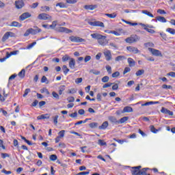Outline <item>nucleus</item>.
I'll list each match as a JSON object with an SVG mask.
<instances>
[{"instance_id": "obj_52", "label": "nucleus", "mask_w": 175, "mask_h": 175, "mask_svg": "<svg viewBox=\"0 0 175 175\" xmlns=\"http://www.w3.org/2000/svg\"><path fill=\"white\" fill-rule=\"evenodd\" d=\"M0 150H6V147L3 145V141L0 139Z\"/></svg>"}, {"instance_id": "obj_58", "label": "nucleus", "mask_w": 175, "mask_h": 175, "mask_svg": "<svg viewBox=\"0 0 175 175\" xmlns=\"http://www.w3.org/2000/svg\"><path fill=\"white\" fill-rule=\"evenodd\" d=\"M160 36L164 40H167V36H166V33H161Z\"/></svg>"}, {"instance_id": "obj_51", "label": "nucleus", "mask_w": 175, "mask_h": 175, "mask_svg": "<svg viewBox=\"0 0 175 175\" xmlns=\"http://www.w3.org/2000/svg\"><path fill=\"white\" fill-rule=\"evenodd\" d=\"M136 76H142V75H144V70H139L136 72Z\"/></svg>"}, {"instance_id": "obj_11", "label": "nucleus", "mask_w": 175, "mask_h": 175, "mask_svg": "<svg viewBox=\"0 0 175 175\" xmlns=\"http://www.w3.org/2000/svg\"><path fill=\"white\" fill-rule=\"evenodd\" d=\"M31 16V15L29 14V12H25L20 16L19 19L21 20V21H24V20H27V18H29Z\"/></svg>"}, {"instance_id": "obj_7", "label": "nucleus", "mask_w": 175, "mask_h": 175, "mask_svg": "<svg viewBox=\"0 0 175 175\" xmlns=\"http://www.w3.org/2000/svg\"><path fill=\"white\" fill-rule=\"evenodd\" d=\"M38 20H44V21L50 20V21H51V16L45 13L40 14L38 16Z\"/></svg>"}, {"instance_id": "obj_18", "label": "nucleus", "mask_w": 175, "mask_h": 175, "mask_svg": "<svg viewBox=\"0 0 175 175\" xmlns=\"http://www.w3.org/2000/svg\"><path fill=\"white\" fill-rule=\"evenodd\" d=\"M128 64L129 65V66L131 67H133L136 65V62H135V60H133V59L129 57L127 59Z\"/></svg>"}, {"instance_id": "obj_49", "label": "nucleus", "mask_w": 175, "mask_h": 175, "mask_svg": "<svg viewBox=\"0 0 175 175\" xmlns=\"http://www.w3.org/2000/svg\"><path fill=\"white\" fill-rule=\"evenodd\" d=\"M105 69H106L108 75H111V66L107 65L105 66Z\"/></svg>"}, {"instance_id": "obj_19", "label": "nucleus", "mask_w": 175, "mask_h": 175, "mask_svg": "<svg viewBox=\"0 0 175 175\" xmlns=\"http://www.w3.org/2000/svg\"><path fill=\"white\" fill-rule=\"evenodd\" d=\"M108 120L113 124H118V120H117V118L114 116H109Z\"/></svg>"}, {"instance_id": "obj_15", "label": "nucleus", "mask_w": 175, "mask_h": 175, "mask_svg": "<svg viewBox=\"0 0 175 175\" xmlns=\"http://www.w3.org/2000/svg\"><path fill=\"white\" fill-rule=\"evenodd\" d=\"M50 115L49 113L42 114L37 117V120H49Z\"/></svg>"}, {"instance_id": "obj_13", "label": "nucleus", "mask_w": 175, "mask_h": 175, "mask_svg": "<svg viewBox=\"0 0 175 175\" xmlns=\"http://www.w3.org/2000/svg\"><path fill=\"white\" fill-rule=\"evenodd\" d=\"M58 32H65V33H72V31L66 27H59L57 29Z\"/></svg>"}, {"instance_id": "obj_47", "label": "nucleus", "mask_w": 175, "mask_h": 175, "mask_svg": "<svg viewBox=\"0 0 175 175\" xmlns=\"http://www.w3.org/2000/svg\"><path fill=\"white\" fill-rule=\"evenodd\" d=\"M41 83H45L46 84H49V80H47V77H46V76H43L42 77Z\"/></svg>"}, {"instance_id": "obj_50", "label": "nucleus", "mask_w": 175, "mask_h": 175, "mask_svg": "<svg viewBox=\"0 0 175 175\" xmlns=\"http://www.w3.org/2000/svg\"><path fill=\"white\" fill-rule=\"evenodd\" d=\"M113 84H114L113 83H107L105 85H103V88H109V87H111V85H113Z\"/></svg>"}, {"instance_id": "obj_21", "label": "nucleus", "mask_w": 175, "mask_h": 175, "mask_svg": "<svg viewBox=\"0 0 175 175\" xmlns=\"http://www.w3.org/2000/svg\"><path fill=\"white\" fill-rule=\"evenodd\" d=\"M107 126H109V122L105 121L98 128H99V129L105 130V129H106L107 128Z\"/></svg>"}, {"instance_id": "obj_38", "label": "nucleus", "mask_w": 175, "mask_h": 175, "mask_svg": "<svg viewBox=\"0 0 175 175\" xmlns=\"http://www.w3.org/2000/svg\"><path fill=\"white\" fill-rule=\"evenodd\" d=\"M134 43H136V42H139L140 40V36L137 35H135L132 36Z\"/></svg>"}, {"instance_id": "obj_33", "label": "nucleus", "mask_w": 175, "mask_h": 175, "mask_svg": "<svg viewBox=\"0 0 175 175\" xmlns=\"http://www.w3.org/2000/svg\"><path fill=\"white\" fill-rule=\"evenodd\" d=\"M70 59H72V58H70V57H69V55H65L62 57L63 62H66V61H69V60L70 61Z\"/></svg>"}, {"instance_id": "obj_22", "label": "nucleus", "mask_w": 175, "mask_h": 175, "mask_svg": "<svg viewBox=\"0 0 175 175\" xmlns=\"http://www.w3.org/2000/svg\"><path fill=\"white\" fill-rule=\"evenodd\" d=\"M19 53L18 51H14L9 53V52H7V58H10L12 55H17V53Z\"/></svg>"}, {"instance_id": "obj_34", "label": "nucleus", "mask_w": 175, "mask_h": 175, "mask_svg": "<svg viewBox=\"0 0 175 175\" xmlns=\"http://www.w3.org/2000/svg\"><path fill=\"white\" fill-rule=\"evenodd\" d=\"M65 85H61L59 88V95H62V92H64V91H65Z\"/></svg>"}, {"instance_id": "obj_4", "label": "nucleus", "mask_w": 175, "mask_h": 175, "mask_svg": "<svg viewBox=\"0 0 175 175\" xmlns=\"http://www.w3.org/2000/svg\"><path fill=\"white\" fill-rule=\"evenodd\" d=\"M89 25H92V27H100L101 28H105V24L103 22L100 21H89Z\"/></svg>"}, {"instance_id": "obj_62", "label": "nucleus", "mask_w": 175, "mask_h": 175, "mask_svg": "<svg viewBox=\"0 0 175 175\" xmlns=\"http://www.w3.org/2000/svg\"><path fill=\"white\" fill-rule=\"evenodd\" d=\"M67 100L70 103L72 102H75V97L73 96H70L67 98Z\"/></svg>"}, {"instance_id": "obj_20", "label": "nucleus", "mask_w": 175, "mask_h": 175, "mask_svg": "<svg viewBox=\"0 0 175 175\" xmlns=\"http://www.w3.org/2000/svg\"><path fill=\"white\" fill-rule=\"evenodd\" d=\"M132 111H133V109H132V107L127 106L123 109V111H122V113H132Z\"/></svg>"}, {"instance_id": "obj_53", "label": "nucleus", "mask_w": 175, "mask_h": 175, "mask_svg": "<svg viewBox=\"0 0 175 175\" xmlns=\"http://www.w3.org/2000/svg\"><path fill=\"white\" fill-rule=\"evenodd\" d=\"M1 158H3V159H5V158H10V154H8V153H1Z\"/></svg>"}, {"instance_id": "obj_55", "label": "nucleus", "mask_w": 175, "mask_h": 175, "mask_svg": "<svg viewBox=\"0 0 175 175\" xmlns=\"http://www.w3.org/2000/svg\"><path fill=\"white\" fill-rule=\"evenodd\" d=\"M52 96H53L55 99H59V95H58V94L55 92H52Z\"/></svg>"}, {"instance_id": "obj_36", "label": "nucleus", "mask_w": 175, "mask_h": 175, "mask_svg": "<svg viewBox=\"0 0 175 175\" xmlns=\"http://www.w3.org/2000/svg\"><path fill=\"white\" fill-rule=\"evenodd\" d=\"M144 46L145 47H148V49H150V47H155V45L152 42L144 43Z\"/></svg>"}, {"instance_id": "obj_26", "label": "nucleus", "mask_w": 175, "mask_h": 175, "mask_svg": "<svg viewBox=\"0 0 175 175\" xmlns=\"http://www.w3.org/2000/svg\"><path fill=\"white\" fill-rule=\"evenodd\" d=\"M90 73H92L93 75H95V76H99V75H100V71L95 69H92L90 70Z\"/></svg>"}, {"instance_id": "obj_48", "label": "nucleus", "mask_w": 175, "mask_h": 175, "mask_svg": "<svg viewBox=\"0 0 175 175\" xmlns=\"http://www.w3.org/2000/svg\"><path fill=\"white\" fill-rule=\"evenodd\" d=\"M63 70L64 75H68V73L69 72V68H68V66H66V65L63 66Z\"/></svg>"}, {"instance_id": "obj_46", "label": "nucleus", "mask_w": 175, "mask_h": 175, "mask_svg": "<svg viewBox=\"0 0 175 175\" xmlns=\"http://www.w3.org/2000/svg\"><path fill=\"white\" fill-rule=\"evenodd\" d=\"M144 29H145V31H147V32H148L149 33H155V30L149 29L148 27H144Z\"/></svg>"}, {"instance_id": "obj_1", "label": "nucleus", "mask_w": 175, "mask_h": 175, "mask_svg": "<svg viewBox=\"0 0 175 175\" xmlns=\"http://www.w3.org/2000/svg\"><path fill=\"white\" fill-rule=\"evenodd\" d=\"M93 39H96L98 40V44L100 46H107L109 41L106 39L105 36H102L98 33L91 34Z\"/></svg>"}, {"instance_id": "obj_43", "label": "nucleus", "mask_w": 175, "mask_h": 175, "mask_svg": "<svg viewBox=\"0 0 175 175\" xmlns=\"http://www.w3.org/2000/svg\"><path fill=\"white\" fill-rule=\"evenodd\" d=\"M90 128H98V122H92L89 124Z\"/></svg>"}, {"instance_id": "obj_42", "label": "nucleus", "mask_w": 175, "mask_h": 175, "mask_svg": "<svg viewBox=\"0 0 175 175\" xmlns=\"http://www.w3.org/2000/svg\"><path fill=\"white\" fill-rule=\"evenodd\" d=\"M109 80H110V78L109 77V76H105L102 78L101 81L103 83H107Z\"/></svg>"}, {"instance_id": "obj_56", "label": "nucleus", "mask_w": 175, "mask_h": 175, "mask_svg": "<svg viewBox=\"0 0 175 175\" xmlns=\"http://www.w3.org/2000/svg\"><path fill=\"white\" fill-rule=\"evenodd\" d=\"M137 10H124V13H137Z\"/></svg>"}, {"instance_id": "obj_29", "label": "nucleus", "mask_w": 175, "mask_h": 175, "mask_svg": "<svg viewBox=\"0 0 175 175\" xmlns=\"http://www.w3.org/2000/svg\"><path fill=\"white\" fill-rule=\"evenodd\" d=\"M105 16L109 18H116L117 17V13L113 12L112 14H105Z\"/></svg>"}, {"instance_id": "obj_35", "label": "nucleus", "mask_w": 175, "mask_h": 175, "mask_svg": "<svg viewBox=\"0 0 175 175\" xmlns=\"http://www.w3.org/2000/svg\"><path fill=\"white\" fill-rule=\"evenodd\" d=\"M40 92L41 94H46V95H49L50 94V92H49V90H47V88H44L40 90Z\"/></svg>"}, {"instance_id": "obj_40", "label": "nucleus", "mask_w": 175, "mask_h": 175, "mask_svg": "<svg viewBox=\"0 0 175 175\" xmlns=\"http://www.w3.org/2000/svg\"><path fill=\"white\" fill-rule=\"evenodd\" d=\"M57 24H58V21H54L51 25H49L51 29H54L55 27H57Z\"/></svg>"}, {"instance_id": "obj_61", "label": "nucleus", "mask_w": 175, "mask_h": 175, "mask_svg": "<svg viewBox=\"0 0 175 175\" xmlns=\"http://www.w3.org/2000/svg\"><path fill=\"white\" fill-rule=\"evenodd\" d=\"M148 170V168H144L140 172V175H147V173H146V170Z\"/></svg>"}, {"instance_id": "obj_37", "label": "nucleus", "mask_w": 175, "mask_h": 175, "mask_svg": "<svg viewBox=\"0 0 175 175\" xmlns=\"http://www.w3.org/2000/svg\"><path fill=\"white\" fill-rule=\"evenodd\" d=\"M166 32L171 33V35H175V29L172 28H167Z\"/></svg>"}, {"instance_id": "obj_30", "label": "nucleus", "mask_w": 175, "mask_h": 175, "mask_svg": "<svg viewBox=\"0 0 175 175\" xmlns=\"http://www.w3.org/2000/svg\"><path fill=\"white\" fill-rule=\"evenodd\" d=\"M157 21H159L160 23H166V18L163 16H157Z\"/></svg>"}, {"instance_id": "obj_9", "label": "nucleus", "mask_w": 175, "mask_h": 175, "mask_svg": "<svg viewBox=\"0 0 175 175\" xmlns=\"http://www.w3.org/2000/svg\"><path fill=\"white\" fill-rule=\"evenodd\" d=\"M126 50L130 53H133V54H139L140 53V51L135 46H127Z\"/></svg>"}, {"instance_id": "obj_45", "label": "nucleus", "mask_w": 175, "mask_h": 175, "mask_svg": "<svg viewBox=\"0 0 175 175\" xmlns=\"http://www.w3.org/2000/svg\"><path fill=\"white\" fill-rule=\"evenodd\" d=\"M162 88H163V90H172L173 87L170 85H167L166 84H164L162 85Z\"/></svg>"}, {"instance_id": "obj_5", "label": "nucleus", "mask_w": 175, "mask_h": 175, "mask_svg": "<svg viewBox=\"0 0 175 175\" xmlns=\"http://www.w3.org/2000/svg\"><path fill=\"white\" fill-rule=\"evenodd\" d=\"M15 34L12 31H7L3 36L1 40L2 42H6L9 38H14Z\"/></svg>"}, {"instance_id": "obj_41", "label": "nucleus", "mask_w": 175, "mask_h": 175, "mask_svg": "<svg viewBox=\"0 0 175 175\" xmlns=\"http://www.w3.org/2000/svg\"><path fill=\"white\" fill-rule=\"evenodd\" d=\"M125 42L126 43H135V41H133V38L132 36L130 38H126Z\"/></svg>"}, {"instance_id": "obj_25", "label": "nucleus", "mask_w": 175, "mask_h": 175, "mask_svg": "<svg viewBox=\"0 0 175 175\" xmlns=\"http://www.w3.org/2000/svg\"><path fill=\"white\" fill-rule=\"evenodd\" d=\"M142 13H143V14H146V16H148V17H151L152 18H154V15L151 14L150 12H148V10H142Z\"/></svg>"}, {"instance_id": "obj_60", "label": "nucleus", "mask_w": 175, "mask_h": 175, "mask_svg": "<svg viewBox=\"0 0 175 175\" xmlns=\"http://www.w3.org/2000/svg\"><path fill=\"white\" fill-rule=\"evenodd\" d=\"M56 6H59L62 8H66V5L63 3H58L56 4Z\"/></svg>"}, {"instance_id": "obj_32", "label": "nucleus", "mask_w": 175, "mask_h": 175, "mask_svg": "<svg viewBox=\"0 0 175 175\" xmlns=\"http://www.w3.org/2000/svg\"><path fill=\"white\" fill-rule=\"evenodd\" d=\"M53 120V123L55 125H57L58 124V118H59V116L56 115L55 116L52 117Z\"/></svg>"}, {"instance_id": "obj_12", "label": "nucleus", "mask_w": 175, "mask_h": 175, "mask_svg": "<svg viewBox=\"0 0 175 175\" xmlns=\"http://www.w3.org/2000/svg\"><path fill=\"white\" fill-rule=\"evenodd\" d=\"M35 29H33V28H30V33L31 35H36L37 33H39L40 32H42V29H39V27H34Z\"/></svg>"}, {"instance_id": "obj_3", "label": "nucleus", "mask_w": 175, "mask_h": 175, "mask_svg": "<svg viewBox=\"0 0 175 175\" xmlns=\"http://www.w3.org/2000/svg\"><path fill=\"white\" fill-rule=\"evenodd\" d=\"M103 54L106 61H111V59H113V56L111 55V51L105 49L103 51Z\"/></svg>"}, {"instance_id": "obj_57", "label": "nucleus", "mask_w": 175, "mask_h": 175, "mask_svg": "<svg viewBox=\"0 0 175 175\" xmlns=\"http://www.w3.org/2000/svg\"><path fill=\"white\" fill-rule=\"evenodd\" d=\"M150 131L152 133H157L158 132V129H155L154 126H150Z\"/></svg>"}, {"instance_id": "obj_17", "label": "nucleus", "mask_w": 175, "mask_h": 175, "mask_svg": "<svg viewBox=\"0 0 175 175\" xmlns=\"http://www.w3.org/2000/svg\"><path fill=\"white\" fill-rule=\"evenodd\" d=\"M75 66H76V60L71 58L69 62V68H70V69H75Z\"/></svg>"}, {"instance_id": "obj_28", "label": "nucleus", "mask_w": 175, "mask_h": 175, "mask_svg": "<svg viewBox=\"0 0 175 175\" xmlns=\"http://www.w3.org/2000/svg\"><path fill=\"white\" fill-rule=\"evenodd\" d=\"M113 50H118V45L116 42H109V44Z\"/></svg>"}, {"instance_id": "obj_6", "label": "nucleus", "mask_w": 175, "mask_h": 175, "mask_svg": "<svg viewBox=\"0 0 175 175\" xmlns=\"http://www.w3.org/2000/svg\"><path fill=\"white\" fill-rule=\"evenodd\" d=\"M149 51L155 57H162V53L161 51L152 48H148Z\"/></svg>"}, {"instance_id": "obj_54", "label": "nucleus", "mask_w": 175, "mask_h": 175, "mask_svg": "<svg viewBox=\"0 0 175 175\" xmlns=\"http://www.w3.org/2000/svg\"><path fill=\"white\" fill-rule=\"evenodd\" d=\"M57 156L55 154H51L50 157H49V159L50 161H57Z\"/></svg>"}, {"instance_id": "obj_8", "label": "nucleus", "mask_w": 175, "mask_h": 175, "mask_svg": "<svg viewBox=\"0 0 175 175\" xmlns=\"http://www.w3.org/2000/svg\"><path fill=\"white\" fill-rule=\"evenodd\" d=\"M132 169L131 173L133 175H140V169H142V166L133 167Z\"/></svg>"}, {"instance_id": "obj_63", "label": "nucleus", "mask_w": 175, "mask_h": 175, "mask_svg": "<svg viewBox=\"0 0 175 175\" xmlns=\"http://www.w3.org/2000/svg\"><path fill=\"white\" fill-rule=\"evenodd\" d=\"M88 174H90V171L79 172L77 175H88Z\"/></svg>"}, {"instance_id": "obj_31", "label": "nucleus", "mask_w": 175, "mask_h": 175, "mask_svg": "<svg viewBox=\"0 0 175 175\" xmlns=\"http://www.w3.org/2000/svg\"><path fill=\"white\" fill-rule=\"evenodd\" d=\"M18 76L21 79H24V77H25V70H21V71L18 72Z\"/></svg>"}, {"instance_id": "obj_10", "label": "nucleus", "mask_w": 175, "mask_h": 175, "mask_svg": "<svg viewBox=\"0 0 175 175\" xmlns=\"http://www.w3.org/2000/svg\"><path fill=\"white\" fill-rule=\"evenodd\" d=\"M24 1L23 0H18L15 1V7L16 9H23L24 8Z\"/></svg>"}, {"instance_id": "obj_64", "label": "nucleus", "mask_w": 175, "mask_h": 175, "mask_svg": "<svg viewBox=\"0 0 175 175\" xmlns=\"http://www.w3.org/2000/svg\"><path fill=\"white\" fill-rule=\"evenodd\" d=\"M167 76H170L171 77H175V72H170L167 74Z\"/></svg>"}, {"instance_id": "obj_59", "label": "nucleus", "mask_w": 175, "mask_h": 175, "mask_svg": "<svg viewBox=\"0 0 175 175\" xmlns=\"http://www.w3.org/2000/svg\"><path fill=\"white\" fill-rule=\"evenodd\" d=\"M118 76H120V72L118 71H116L112 74L113 78L118 77Z\"/></svg>"}, {"instance_id": "obj_44", "label": "nucleus", "mask_w": 175, "mask_h": 175, "mask_svg": "<svg viewBox=\"0 0 175 175\" xmlns=\"http://www.w3.org/2000/svg\"><path fill=\"white\" fill-rule=\"evenodd\" d=\"M59 137L61 139L65 136V130H62L58 133Z\"/></svg>"}, {"instance_id": "obj_23", "label": "nucleus", "mask_w": 175, "mask_h": 175, "mask_svg": "<svg viewBox=\"0 0 175 175\" xmlns=\"http://www.w3.org/2000/svg\"><path fill=\"white\" fill-rule=\"evenodd\" d=\"M129 120V118L128 116H124L118 122V124H124V122H126V121Z\"/></svg>"}, {"instance_id": "obj_16", "label": "nucleus", "mask_w": 175, "mask_h": 175, "mask_svg": "<svg viewBox=\"0 0 175 175\" xmlns=\"http://www.w3.org/2000/svg\"><path fill=\"white\" fill-rule=\"evenodd\" d=\"M98 8V5H86L84 6V8L86 9V10H94V9H96Z\"/></svg>"}, {"instance_id": "obj_14", "label": "nucleus", "mask_w": 175, "mask_h": 175, "mask_svg": "<svg viewBox=\"0 0 175 175\" xmlns=\"http://www.w3.org/2000/svg\"><path fill=\"white\" fill-rule=\"evenodd\" d=\"M161 111L163 114H168V116H173V111H171L170 110H169L165 107H162L161 109Z\"/></svg>"}, {"instance_id": "obj_27", "label": "nucleus", "mask_w": 175, "mask_h": 175, "mask_svg": "<svg viewBox=\"0 0 175 175\" xmlns=\"http://www.w3.org/2000/svg\"><path fill=\"white\" fill-rule=\"evenodd\" d=\"M10 27H21V24L17 21H13L11 23V24L10 25Z\"/></svg>"}, {"instance_id": "obj_2", "label": "nucleus", "mask_w": 175, "mask_h": 175, "mask_svg": "<svg viewBox=\"0 0 175 175\" xmlns=\"http://www.w3.org/2000/svg\"><path fill=\"white\" fill-rule=\"evenodd\" d=\"M69 39L70 42H72L73 43H83V42H85V40L84 38H81L79 36H70Z\"/></svg>"}, {"instance_id": "obj_24", "label": "nucleus", "mask_w": 175, "mask_h": 175, "mask_svg": "<svg viewBox=\"0 0 175 175\" xmlns=\"http://www.w3.org/2000/svg\"><path fill=\"white\" fill-rule=\"evenodd\" d=\"M124 59H126V57L124 55H119L115 58V61L116 62H120V61H124Z\"/></svg>"}, {"instance_id": "obj_39", "label": "nucleus", "mask_w": 175, "mask_h": 175, "mask_svg": "<svg viewBox=\"0 0 175 175\" xmlns=\"http://www.w3.org/2000/svg\"><path fill=\"white\" fill-rule=\"evenodd\" d=\"M98 144L99 146H107V144L103 139H98Z\"/></svg>"}]
</instances>
